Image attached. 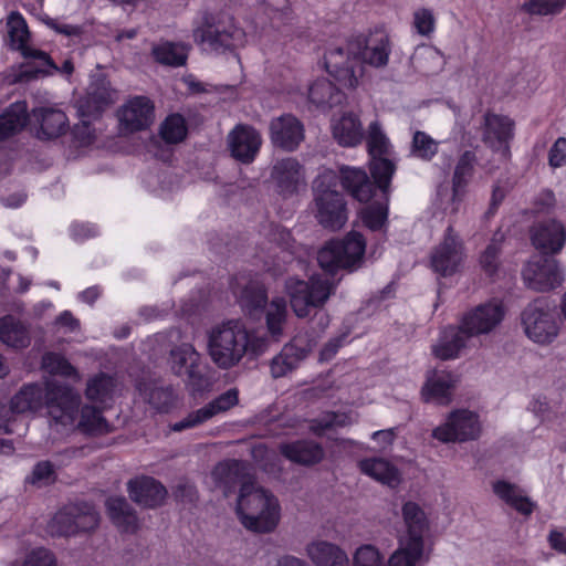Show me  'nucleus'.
I'll return each instance as SVG.
<instances>
[{
	"label": "nucleus",
	"instance_id": "nucleus-1",
	"mask_svg": "<svg viewBox=\"0 0 566 566\" xmlns=\"http://www.w3.org/2000/svg\"><path fill=\"white\" fill-rule=\"evenodd\" d=\"M391 52L388 35H381L373 45L361 36L352 39L346 46L328 49L324 54L326 72L343 87L355 88L363 72V64L384 67Z\"/></svg>",
	"mask_w": 566,
	"mask_h": 566
},
{
	"label": "nucleus",
	"instance_id": "nucleus-2",
	"mask_svg": "<svg viewBox=\"0 0 566 566\" xmlns=\"http://www.w3.org/2000/svg\"><path fill=\"white\" fill-rule=\"evenodd\" d=\"M314 214L317 222L328 230H339L347 222V202L338 190L336 171L322 170L313 181Z\"/></svg>",
	"mask_w": 566,
	"mask_h": 566
},
{
	"label": "nucleus",
	"instance_id": "nucleus-3",
	"mask_svg": "<svg viewBox=\"0 0 566 566\" xmlns=\"http://www.w3.org/2000/svg\"><path fill=\"white\" fill-rule=\"evenodd\" d=\"M247 327L240 319H231L209 334L208 349L213 363L228 369L237 365L247 353Z\"/></svg>",
	"mask_w": 566,
	"mask_h": 566
},
{
	"label": "nucleus",
	"instance_id": "nucleus-4",
	"mask_svg": "<svg viewBox=\"0 0 566 566\" xmlns=\"http://www.w3.org/2000/svg\"><path fill=\"white\" fill-rule=\"evenodd\" d=\"M366 252L365 237L355 230L346 233L342 239H334L326 242L318 252L321 268L335 274L338 270L356 271L364 263Z\"/></svg>",
	"mask_w": 566,
	"mask_h": 566
},
{
	"label": "nucleus",
	"instance_id": "nucleus-5",
	"mask_svg": "<svg viewBox=\"0 0 566 566\" xmlns=\"http://www.w3.org/2000/svg\"><path fill=\"white\" fill-rule=\"evenodd\" d=\"M250 494L241 512L235 510L241 524L254 533L272 532L277 526L280 517L277 500L265 489L256 488L255 480Z\"/></svg>",
	"mask_w": 566,
	"mask_h": 566
},
{
	"label": "nucleus",
	"instance_id": "nucleus-6",
	"mask_svg": "<svg viewBox=\"0 0 566 566\" xmlns=\"http://www.w3.org/2000/svg\"><path fill=\"white\" fill-rule=\"evenodd\" d=\"M334 289L333 282L318 275H312L307 281L290 279L286 282L290 305L298 318H306L313 308L323 307Z\"/></svg>",
	"mask_w": 566,
	"mask_h": 566
},
{
	"label": "nucleus",
	"instance_id": "nucleus-7",
	"mask_svg": "<svg viewBox=\"0 0 566 566\" xmlns=\"http://www.w3.org/2000/svg\"><path fill=\"white\" fill-rule=\"evenodd\" d=\"M211 474L226 497L235 493L239 488L237 511L240 513L253 489L254 476L250 473L249 465L242 460H224L214 465Z\"/></svg>",
	"mask_w": 566,
	"mask_h": 566
},
{
	"label": "nucleus",
	"instance_id": "nucleus-8",
	"mask_svg": "<svg viewBox=\"0 0 566 566\" xmlns=\"http://www.w3.org/2000/svg\"><path fill=\"white\" fill-rule=\"evenodd\" d=\"M526 336L538 344L552 343L558 334L555 312L547 297L533 300L521 314Z\"/></svg>",
	"mask_w": 566,
	"mask_h": 566
},
{
	"label": "nucleus",
	"instance_id": "nucleus-9",
	"mask_svg": "<svg viewBox=\"0 0 566 566\" xmlns=\"http://www.w3.org/2000/svg\"><path fill=\"white\" fill-rule=\"evenodd\" d=\"M481 431L479 415L460 408L450 411L444 422L432 430L431 437L442 443H462L478 440Z\"/></svg>",
	"mask_w": 566,
	"mask_h": 566
},
{
	"label": "nucleus",
	"instance_id": "nucleus-10",
	"mask_svg": "<svg viewBox=\"0 0 566 566\" xmlns=\"http://www.w3.org/2000/svg\"><path fill=\"white\" fill-rule=\"evenodd\" d=\"M170 357L172 373L178 377H186L191 391L203 392L209 389L211 381L208 366L191 344H181L171 349Z\"/></svg>",
	"mask_w": 566,
	"mask_h": 566
},
{
	"label": "nucleus",
	"instance_id": "nucleus-11",
	"mask_svg": "<svg viewBox=\"0 0 566 566\" xmlns=\"http://www.w3.org/2000/svg\"><path fill=\"white\" fill-rule=\"evenodd\" d=\"M524 284L537 292H548L558 287L564 275L557 260L551 255L534 254L522 269Z\"/></svg>",
	"mask_w": 566,
	"mask_h": 566
},
{
	"label": "nucleus",
	"instance_id": "nucleus-12",
	"mask_svg": "<svg viewBox=\"0 0 566 566\" xmlns=\"http://www.w3.org/2000/svg\"><path fill=\"white\" fill-rule=\"evenodd\" d=\"M506 308L499 298H491L467 311L459 321L467 336L475 337L493 332L504 319Z\"/></svg>",
	"mask_w": 566,
	"mask_h": 566
},
{
	"label": "nucleus",
	"instance_id": "nucleus-13",
	"mask_svg": "<svg viewBox=\"0 0 566 566\" xmlns=\"http://www.w3.org/2000/svg\"><path fill=\"white\" fill-rule=\"evenodd\" d=\"M515 136V122L502 114L488 111L483 116L482 140L504 161L512 157L511 142Z\"/></svg>",
	"mask_w": 566,
	"mask_h": 566
},
{
	"label": "nucleus",
	"instance_id": "nucleus-14",
	"mask_svg": "<svg viewBox=\"0 0 566 566\" xmlns=\"http://www.w3.org/2000/svg\"><path fill=\"white\" fill-rule=\"evenodd\" d=\"M211 20V17H205L202 24L195 30L196 40L207 49L223 53L233 51L243 43L245 34L242 29Z\"/></svg>",
	"mask_w": 566,
	"mask_h": 566
},
{
	"label": "nucleus",
	"instance_id": "nucleus-15",
	"mask_svg": "<svg viewBox=\"0 0 566 566\" xmlns=\"http://www.w3.org/2000/svg\"><path fill=\"white\" fill-rule=\"evenodd\" d=\"M44 406L56 423H72L78 412L80 397L69 385L59 381L45 384Z\"/></svg>",
	"mask_w": 566,
	"mask_h": 566
},
{
	"label": "nucleus",
	"instance_id": "nucleus-16",
	"mask_svg": "<svg viewBox=\"0 0 566 566\" xmlns=\"http://www.w3.org/2000/svg\"><path fill=\"white\" fill-rule=\"evenodd\" d=\"M464 244L453 227L449 226L443 234V240L437 245L430 255L432 270L447 277L458 272L464 260Z\"/></svg>",
	"mask_w": 566,
	"mask_h": 566
},
{
	"label": "nucleus",
	"instance_id": "nucleus-17",
	"mask_svg": "<svg viewBox=\"0 0 566 566\" xmlns=\"http://www.w3.org/2000/svg\"><path fill=\"white\" fill-rule=\"evenodd\" d=\"M271 180L275 192L289 199L297 196L300 188L305 185V169L296 158H282L273 165Z\"/></svg>",
	"mask_w": 566,
	"mask_h": 566
},
{
	"label": "nucleus",
	"instance_id": "nucleus-18",
	"mask_svg": "<svg viewBox=\"0 0 566 566\" xmlns=\"http://www.w3.org/2000/svg\"><path fill=\"white\" fill-rule=\"evenodd\" d=\"M122 130L137 133L148 129L154 123V102L144 95L130 97L117 112Z\"/></svg>",
	"mask_w": 566,
	"mask_h": 566
},
{
	"label": "nucleus",
	"instance_id": "nucleus-19",
	"mask_svg": "<svg viewBox=\"0 0 566 566\" xmlns=\"http://www.w3.org/2000/svg\"><path fill=\"white\" fill-rule=\"evenodd\" d=\"M9 45L12 50L19 51L21 55L29 60H38L41 65L46 67H56L55 62L49 53L31 48L28 42L30 32L23 15L19 11H12L8 17Z\"/></svg>",
	"mask_w": 566,
	"mask_h": 566
},
{
	"label": "nucleus",
	"instance_id": "nucleus-20",
	"mask_svg": "<svg viewBox=\"0 0 566 566\" xmlns=\"http://www.w3.org/2000/svg\"><path fill=\"white\" fill-rule=\"evenodd\" d=\"M239 403V390L230 388L226 392L219 395L206 406L191 411L180 421L171 424L175 432H181L189 428H195L218 413L226 412Z\"/></svg>",
	"mask_w": 566,
	"mask_h": 566
},
{
	"label": "nucleus",
	"instance_id": "nucleus-21",
	"mask_svg": "<svg viewBox=\"0 0 566 566\" xmlns=\"http://www.w3.org/2000/svg\"><path fill=\"white\" fill-rule=\"evenodd\" d=\"M530 238L533 247L544 255L556 254L566 243V229L556 219H547L535 222L530 229Z\"/></svg>",
	"mask_w": 566,
	"mask_h": 566
},
{
	"label": "nucleus",
	"instance_id": "nucleus-22",
	"mask_svg": "<svg viewBox=\"0 0 566 566\" xmlns=\"http://www.w3.org/2000/svg\"><path fill=\"white\" fill-rule=\"evenodd\" d=\"M270 138L275 147L293 151L304 139V126L294 115H281L270 123Z\"/></svg>",
	"mask_w": 566,
	"mask_h": 566
},
{
	"label": "nucleus",
	"instance_id": "nucleus-23",
	"mask_svg": "<svg viewBox=\"0 0 566 566\" xmlns=\"http://www.w3.org/2000/svg\"><path fill=\"white\" fill-rule=\"evenodd\" d=\"M338 186L353 199L359 202H369L375 197V184L365 169L342 165L336 171Z\"/></svg>",
	"mask_w": 566,
	"mask_h": 566
},
{
	"label": "nucleus",
	"instance_id": "nucleus-24",
	"mask_svg": "<svg viewBox=\"0 0 566 566\" xmlns=\"http://www.w3.org/2000/svg\"><path fill=\"white\" fill-rule=\"evenodd\" d=\"M127 492L133 502L147 509L160 506L167 496V490L163 483L147 475L129 480Z\"/></svg>",
	"mask_w": 566,
	"mask_h": 566
},
{
	"label": "nucleus",
	"instance_id": "nucleus-25",
	"mask_svg": "<svg viewBox=\"0 0 566 566\" xmlns=\"http://www.w3.org/2000/svg\"><path fill=\"white\" fill-rule=\"evenodd\" d=\"M230 150L233 158L250 164L258 155L262 139L251 126L238 125L230 134Z\"/></svg>",
	"mask_w": 566,
	"mask_h": 566
},
{
	"label": "nucleus",
	"instance_id": "nucleus-26",
	"mask_svg": "<svg viewBox=\"0 0 566 566\" xmlns=\"http://www.w3.org/2000/svg\"><path fill=\"white\" fill-rule=\"evenodd\" d=\"M113 103V91L105 77L94 80L87 87L85 96L80 101V113L83 117L97 118Z\"/></svg>",
	"mask_w": 566,
	"mask_h": 566
},
{
	"label": "nucleus",
	"instance_id": "nucleus-27",
	"mask_svg": "<svg viewBox=\"0 0 566 566\" xmlns=\"http://www.w3.org/2000/svg\"><path fill=\"white\" fill-rule=\"evenodd\" d=\"M406 534L400 541L412 543V546H424V536L430 528L428 516L423 509L413 501H407L401 507Z\"/></svg>",
	"mask_w": 566,
	"mask_h": 566
},
{
	"label": "nucleus",
	"instance_id": "nucleus-28",
	"mask_svg": "<svg viewBox=\"0 0 566 566\" xmlns=\"http://www.w3.org/2000/svg\"><path fill=\"white\" fill-rule=\"evenodd\" d=\"M279 451L289 461L304 467L318 464L325 457L321 443L305 439L283 442L279 446Z\"/></svg>",
	"mask_w": 566,
	"mask_h": 566
},
{
	"label": "nucleus",
	"instance_id": "nucleus-29",
	"mask_svg": "<svg viewBox=\"0 0 566 566\" xmlns=\"http://www.w3.org/2000/svg\"><path fill=\"white\" fill-rule=\"evenodd\" d=\"M45 388L36 382L24 384L13 395L8 407L9 422L13 415L36 412L44 407Z\"/></svg>",
	"mask_w": 566,
	"mask_h": 566
},
{
	"label": "nucleus",
	"instance_id": "nucleus-30",
	"mask_svg": "<svg viewBox=\"0 0 566 566\" xmlns=\"http://www.w3.org/2000/svg\"><path fill=\"white\" fill-rule=\"evenodd\" d=\"M301 342V339H292L272 359L270 368L274 378L284 377L307 357L311 348L307 345L300 344Z\"/></svg>",
	"mask_w": 566,
	"mask_h": 566
},
{
	"label": "nucleus",
	"instance_id": "nucleus-31",
	"mask_svg": "<svg viewBox=\"0 0 566 566\" xmlns=\"http://www.w3.org/2000/svg\"><path fill=\"white\" fill-rule=\"evenodd\" d=\"M454 379L450 373L433 371L427 376L421 388V399L424 402H436L447 406L451 402Z\"/></svg>",
	"mask_w": 566,
	"mask_h": 566
},
{
	"label": "nucleus",
	"instance_id": "nucleus-32",
	"mask_svg": "<svg viewBox=\"0 0 566 566\" xmlns=\"http://www.w3.org/2000/svg\"><path fill=\"white\" fill-rule=\"evenodd\" d=\"M105 507L109 520L119 532L135 534L138 531L137 513L124 496L108 497Z\"/></svg>",
	"mask_w": 566,
	"mask_h": 566
},
{
	"label": "nucleus",
	"instance_id": "nucleus-33",
	"mask_svg": "<svg viewBox=\"0 0 566 566\" xmlns=\"http://www.w3.org/2000/svg\"><path fill=\"white\" fill-rule=\"evenodd\" d=\"M470 336H467L460 325L449 326L443 329L439 340L432 346V354L441 360L454 359L467 346Z\"/></svg>",
	"mask_w": 566,
	"mask_h": 566
},
{
	"label": "nucleus",
	"instance_id": "nucleus-34",
	"mask_svg": "<svg viewBox=\"0 0 566 566\" xmlns=\"http://www.w3.org/2000/svg\"><path fill=\"white\" fill-rule=\"evenodd\" d=\"M29 123V111L25 101L10 104L0 115V140L20 133Z\"/></svg>",
	"mask_w": 566,
	"mask_h": 566
},
{
	"label": "nucleus",
	"instance_id": "nucleus-35",
	"mask_svg": "<svg viewBox=\"0 0 566 566\" xmlns=\"http://www.w3.org/2000/svg\"><path fill=\"white\" fill-rule=\"evenodd\" d=\"M0 342L15 348H27L31 343L28 326L13 315L0 317Z\"/></svg>",
	"mask_w": 566,
	"mask_h": 566
},
{
	"label": "nucleus",
	"instance_id": "nucleus-36",
	"mask_svg": "<svg viewBox=\"0 0 566 566\" xmlns=\"http://www.w3.org/2000/svg\"><path fill=\"white\" fill-rule=\"evenodd\" d=\"M345 94L332 81L318 78L308 88V99L316 107L326 109L333 108L343 103Z\"/></svg>",
	"mask_w": 566,
	"mask_h": 566
},
{
	"label": "nucleus",
	"instance_id": "nucleus-37",
	"mask_svg": "<svg viewBox=\"0 0 566 566\" xmlns=\"http://www.w3.org/2000/svg\"><path fill=\"white\" fill-rule=\"evenodd\" d=\"M306 551L316 566H349L346 553L333 543L314 542L307 546Z\"/></svg>",
	"mask_w": 566,
	"mask_h": 566
},
{
	"label": "nucleus",
	"instance_id": "nucleus-38",
	"mask_svg": "<svg viewBox=\"0 0 566 566\" xmlns=\"http://www.w3.org/2000/svg\"><path fill=\"white\" fill-rule=\"evenodd\" d=\"M40 122L38 137L51 140L62 136L69 128L66 114L61 109L41 108L36 115Z\"/></svg>",
	"mask_w": 566,
	"mask_h": 566
},
{
	"label": "nucleus",
	"instance_id": "nucleus-39",
	"mask_svg": "<svg viewBox=\"0 0 566 566\" xmlns=\"http://www.w3.org/2000/svg\"><path fill=\"white\" fill-rule=\"evenodd\" d=\"M494 494L510 507L522 515L528 516L535 510V503L525 495L518 493V488L507 481L499 480L493 483Z\"/></svg>",
	"mask_w": 566,
	"mask_h": 566
},
{
	"label": "nucleus",
	"instance_id": "nucleus-40",
	"mask_svg": "<svg viewBox=\"0 0 566 566\" xmlns=\"http://www.w3.org/2000/svg\"><path fill=\"white\" fill-rule=\"evenodd\" d=\"M358 468L361 473L382 484L392 486L400 482L398 469L388 460L381 458L363 459L359 461Z\"/></svg>",
	"mask_w": 566,
	"mask_h": 566
},
{
	"label": "nucleus",
	"instance_id": "nucleus-41",
	"mask_svg": "<svg viewBox=\"0 0 566 566\" xmlns=\"http://www.w3.org/2000/svg\"><path fill=\"white\" fill-rule=\"evenodd\" d=\"M333 136L340 146L353 147L363 139L361 123L353 113L344 114L333 124Z\"/></svg>",
	"mask_w": 566,
	"mask_h": 566
},
{
	"label": "nucleus",
	"instance_id": "nucleus-42",
	"mask_svg": "<svg viewBox=\"0 0 566 566\" xmlns=\"http://www.w3.org/2000/svg\"><path fill=\"white\" fill-rule=\"evenodd\" d=\"M151 56L160 65L180 67L187 63L188 51L187 46L182 43L161 41L153 45Z\"/></svg>",
	"mask_w": 566,
	"mask_h": 566
},
{
	"label": "nucleus",
	"instance_id": "nucleus-43",
	"mask_svg": "<svg viewBox=\"0 0 566 566\" xmlns=\"http://www.w3.org/2000/svg\"><path fill=\"white\" fill-rule=\"evenodd\" d=\"M268 304V291L263 285L250 283L243 287L240 295V305L245 315L260 317Z\"/></svg>",
	"mask_w": 566,
	"mask_h": 566
},
{
	"label": "nucleus",
	"instance_id": "nucleus-44",
	"mask_svg": "<svg viewBox=\"0 0 566 566\" xmlns=\"http://www.w3.org/2000/svg\"><path fill=\"white\" fill-rule=\"evenodd\" d=\"M396 171V165L385 156L369 158V172L375 191L378 189L388 197L391 180Z\"/></svg>",
	"mask_w": 566,
	"mask_h": 566
},
{
	"label": "nucleus",
	"instance_id": "nucleus-45",
	"mask_svg": "<svg viewBox=\"0 0 566 566\" xmlns=\"http://www.w3.org/2000/svg\"><path fill=\"white\" fill-rule=\"evenodd\" d=\"M476 155L472 150H465L461 154L454 167L452 176V197L462 195L474 174L476 165Z\"/></svg>",
	"mask_w": 566,
	"mask_h": 566
},
{
	"label": "nucleus",
	"instance_id": "nucleus-46",
	"mask_svg": "<svg viewBox=\"0 0 566 566\" xmlns=\"http://www.w3.org/2000/svg\"><path fill=\"white\" fill-rule=\"evenodd\" d=\"M359 219L371 232L387 230L389 207L387 202H374L360 209Z\"/></svg>",
	"mask_w": 566,
	"mask_h": 566
},
{
	"label": "nucleus",
	"instance_id": "nucleus-47",
	"mask_svg": "<svg viewBox=\"0 0 566 566\" xmlns=\"http://www.w3.org/2000/svg\"><path fill=\"white\" fill-rule=\"evenodd\" d=\"M78 428L82 432L91 436L105 434L112 430L111 424L103 416V411L94 406L82 408Z\"/></svg>",
	"mask_w": 566,
	"mask_h": 566
},
{
	"label": "nucleus",
	"instance_id": "nucleus-48",
	"mask_svg": "<svg viewBox=\"0 0 566 566\" xmlns=\"http://www.w3.org/2000/svg\"><path fill=\"white\" fill-rule=\"evenodd\" d=\"M159 136L169 145L184 142L188 136V125L185 117L179 113L169 114L160 124Z\"/></svg>",
	"mask_w": 566,
	"mask_h": 566
},
{
	"label": "nucleus",
	"instance_id": "nucleus-49",
	"mask_svg": "<svg viewBox=\"0 0 566 566\" xmlns=\"http://www.w3.org/2000/svg\"><path fill=\"white\" fill-rule=\"evenodd\" d=\"M287 318V304L283 297H274L266 310L265 323L269 334L279 339Z\"/></svg>",
	"mask_w": 566,
	"mask_h": 566
},
{
	"label": "nucleus",
	"instance_id": "nucleus-50",
	"mask_svg": "<svg viewBox=\"0 0 566 566\" xmlns=\"http://www.w3.org/2000/svg\"><path fill=\"white\" fill-rule=\"evenodd\" d=\"M114 379L112 376L101 373L88 380L85 396L88 400L94 402H105L112 399L114 392Z\"/></svg>",
	"mask_w": 566,
	"mask_h": 566
},
{
	"label": "nucleus",
	"instance_id": "nucleus-51",
	"mask_svg": "<svg viewBox=\"0 0 566 566\" xmlns=\"http://www.w3.org/2000/svg\"><path fill=\"white\" fill-rule=\"evenodd\" d=\"M439 144L429 134L416 130L412 136L411 155L423 161H431L438 154Z\"/></svg>",
	"mask_w": 566,
	"mask_h": 566
},
{
	"label": "nucleus",
	"instance_id": "nucleus-52",
	"mask_svg": "<svg viewBox=\"0 0 566 566\" xmlns=\"http://www.w3.org/2000/svg\"><path fill=\"white\" fill-rule=\"evenodd\" d=\"M42 368L53 376L72 378L77 376L76 368L62 354L48 352L42 356Z\"/></svg>",
	"mask_w": 566,
	"mask_h": 566
},
{
	"label": "nucleus",
	"instance_id": "nucleus-53",
	"mask_svg": "<svg viewBox=\"0 0 566 566\" xmlns=\"http://www.w3.org/2000/svg\"><path fill=\"white\" fill-rule=\"evenodd\" d=\"M424 546L400 541L398 549L390 556L388 566H416L423 554Z\"/></svg>",
	"mask_w": 566,
	"mask_h": 566
},
{
	"label": "nucleus",
	"instance_id": "nucleus-54",
	"mask_svg": "<svg viewBox=\"0 0 566 566\" xmlns=\"http://www.w3.org/2000/svg\"><path fill=\"white\" fill-rule=\"evenodd\" d=\"M76 511L78 505H67L59 510L53 517V527L61 536L77 534Z\"/></svg>",
	"mask_w": 566,
	"mask_h": 566
},
{
	"label": "nucleus",
	"instance_id": "nucleus-55",
	"mask_svg": "<svg viewBox=\"0 0 566 566\" xmlns=\"http://www.w3.org/2000/svg\"><path fill=\"white\" fill-rule=\"evenodd\" d=\"M566 0H525L522 10L531 15H554L563 11Z\"/></svg>",
	"mask_w": 566,
	"mask_h": 566
},
{
	"label": "nucleus",
	"instance_id": "nucleus-56",
	"mask_svg": "<svg viewBox=\"0 0 566 566\" xmlns=\"http://www.w3.org/2000/svg\"><path fill=\"white\" fill-rule=\"evenodd\" d=\"M389 140L381 130L378 122L368 127L367 149L369 158L385 156L388 153Z\"/></svg>",
	"mask_w": 566,
	"mask_h": 566
},
{
	"label": "nucleus",
	"instance_id": "nucleus-57",
	"mask_svg": "<svg viewBox=\"0 0 566 566\" xmlns=\"http://www.w3.org/2000/svg\"><path fill=\"white\" fill-rule=\"evenodd\" d=\"M501 252V242L496 239H492L480 255V265L483 272L490 277H493L499 271Z\"/></svg>",
	"mask_w": 566,
	"mask_h": 566
},
{
	"label": "nucleus",
	"instance_id": "nucleus-58",
	"mask_svg": "<svg viewBox=\"0 0 566 566\" xmlns=\"http://www.w3.org/2000/svg\"><path fill=\"white\" fill-rule=\"evenodd\" d=\"M145 400L160 411H166L169 406V390L139 382L137 386Z\"/></svg>",
	"mask_w": 566,
	"mask_h": 566
},
{
	"label": "nucleus",
	"instance_id": "nucleus-59",
	"mask_svg": "<svg viewBox=\"0 0 566 566\" xmlns=\"http://www.w3.org/2000/svg\"><path fill=\"white\" fill-rule=\"evenodd\" d=\"M412 24L419 35L430 38L436 31L437 20L430 9L420 8L413 12Z\"/></svg>",
	"mask_w": 566,
	"mask_h": 566
},
{
	"label": "nucleus",
	"instance_id": "nucleus-60",
	"mask_svg": "<svg viewBox=\"0 0 566 566\" xmlns=\"http://www.w3.org/2000/svg\"><path fill=\"white\" fill-rule=\"evenodd\" d=\"M21 566H57V560L50 549L36 547L25 555Z\"/></svg>",
	"mask_w": 566,
	"mask_h": 566
},
{
	"label": "nucleus",
	"instance_id": "nucleus-61",
	"mask_svg": "<svg viewBox=\"0 0 566 566\" xmlns=\"http://www.w3.org/2000/svg\"><path fill=\"white\" fill-rule=\"evenodd\" d=\"M98 523V514L93 509L78 505V511H76L77 534L94 531Z\"/></svg>",
	"mask_w": 566,
	"mask_h": 566
},
{
	"label": "nucleus",
	"instance_id": "nucleus-62",
	"mask_svg": "<svg viewBox=\"0 0 566 566\" xmlns=\"http://www.w3.org/2000/svg\"><path fill=\"white\" fill-rule=\"evenodd\" d=\"M72 142L76 147H88L95 140L94 129L92 125L82 120L80 124L74 125L71 129Z\"/></svg>",
	"mask_w": 566,
	"mask_h": 566
},
{
	"label": "nucleus",
	"instance_id": "nucleus-63",
	"mask_svg": "<svg viewBox=\"0 0 566 566\" xmlns=\"http://www.w3.org/2000/svg\"><path fill=\"white\" fill-rule=\"evenodd\" d=\"M355 566H380L379 552L371 545H365L357 549L354 557Z\"/></svg>",
	"mask_w": 566,
	"mask_h": 566
},
{
	"label": "nucleus",
	"instance_id": "nucleus-64",
	"mask_svg": "<svg viewBox=\"0 0 566 566\" xmlns=\"http://www.w3.org/2000/svg\"><path fill=\"white\" fill-rule=\"evenodd\" d=\"M548 164L553 168L566 165V137H558L548 151Z\"/></svg>",
	"mask_w": 566,
	"mask_h": 566
}]
</instances>
